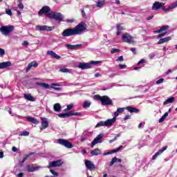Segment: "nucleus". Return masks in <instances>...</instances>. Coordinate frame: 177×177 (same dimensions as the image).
Returning <instances> with one entry per match:
<instances>
[{
	"mask_svg": "<svg viewBox=\"0 0 177 177\" xmlns=\"http://www.w3.org/2000/svg\"><path fill=\"white\" fill-rule=\"evenodd\" d=\"M86 24L82 21L78 24L75 28H66L62 32V37H72V35H80L82 34L84 31H86Z\"/></svg>",
	"mask_w": 177,
	"mask_h": 177,
	"instance_id": "1",
	"label": "nucleus"
},
{
	"mask_svg": "<svg viewBox=\"0 0 177 177\" xmlns=\"http://www.w3.org/2000/svg\"><path fill=\"white\" fill-rule=\"evenodd\" d=\"M177 8V1L171 3L167 8H165V3H161L160 1H155L152 6V10H159V9H162L164 12H169L172 9Z\"/></svg>",
	"mask_w": 177,
	"mask_h": 177,
	"instance_id": "2",
	"label": "nucleus"
},
{
	"mask_svg": "<svg viewBox=\"0 0 177 177\" xmlns=\"http://www.w3.org/2000/svg\"><path fill=\"white\" fill-rule=\"evenodd\" d=\"M94 99L101 102L102 106H113V100L107 95H95Z\"/></svg>",
	"mask_w": 177,
	"mask_h": 177,
	"instance_id": "3",
	"label": "nucleus"
},
{
	"mask_svg": "<svg viewBox=\"0 0 177 177\" xmlns=\"http://www.w3.org/2000/svg\"><path fill=\"white\" fill-rule=\"evenodd\" d=\"M13 31H15V26L13 25L3 26L0 28V32L6 37L10 32H13Z\"/></svg>",
	"mask_w": 177,
	"mask_h": 177,
	"instance_id": "4",
	"label": "nucleus"
},
{
	"mask_svg": "<svg viewBox=\"0 0 177 177\" xmlns=\"http://www.w3.org/2000/svg\"><path fill=\"white\" fill-rule=\"evenodd\" d=\"M48 19H53L57 23H62L64 19V16L61 12H51L48 15Z\"/></svg>",
	"mask_w": 177,
	"mask_h": 177,
	"instance_id": "5",
	"label": "nucleus"
},
{
	"mask_svg": "<svg viewBox=\"0 0 177 177\" xmlns=\"http://www.w3.org/2000/svg\"><path fill=\"white\" fill-rule=\"evenodd\" d=\"M57 143L58 145H61V146H64L66 149H73V145L68 140H66L64 138H59L57 140Z\"/></svg>",
	"mask_w": 177,
	"mask_h": 177,
	"instance_id": "6",
	"label": "nucleus"
},
{
	"mask_svg": "<svg viewBox=\"0 0 177 177\" xmlns=\"http://www.w3.org/2000/svg\"><path fill=\"white\" fill-rule=\"evenodd\" d=\"M52 10H50V7L48 6H44L42 7V8L39 11L38 15L39 16H42V15H46L47 17L49 18V15L52 13Z\"/></svg>",
	"mask_w": 177,
	"mask_h": 177,
	"instance_id": "7",
	"label": "nucleus"
},
{
	"mask_svg": "<svg viewBox=\"0 0 177 177\" xmlns=\"http://www.w3.org/2000/svg\"><path fill=\"white\" fill-rule=\"evenodd\" d=\"M73 115L81 116L82 114L80 112H74V111H71L70 112L65 113H59L58 117L59 118H68V117H71Z\"/></svg>",
	"mask_w": 177,
	"mask_h": 177,
	"instance_id": "8",
	"label": "nucleus"
},
{
	"mask_svg": "<svg viewBox=\"0 0 177 177\" xmlns=\"http://www.w3.org/2000/svg\"><path fill=\"white\" fill-rule=\"evenodd\" d=\"M62 165H63V161L62 160H57L50 162L48 163V165L47 166V168H48V169H50V168H56L57 167H62Z\"/></svg>",
	"mask_w": 177,
	"mask_h": 177,
	"instance_id": "9",
	"label": "nucleus"
},
{
	"mask_svg": "<svg viewBox=\"0 0 177 177\" xmlns=\"http://www.w3.org/2000/svg\"><path fill=\"white\" fill-rule=\"evenodd\" d=\"M132 39H133V37L128 32H125L122 35V41H123V42L131 44V42H132Z\"/></svg>",
	"mask_w": 177,
	"mask_h": 177,
	"instance_id": "10",
	"label": "nucleus"
},
{
	"mask_svg": "<svg viewBox=\"0 0 177 177\" xmlns=\"http://www.w3.org/2000/svg\"><path fill=\"white\" fill-rule=\"evenodd\" d=\"M37 30L39 31H53L55 27L48 26L46 25L37 26Z\"/></svg>",
	"mask_w": 177,
	"mask_h": 177,
	"instance_id": "11",
	"label": "nucleus"
},
{
	"mask_svg": "<svg viewBox=\"0 0 177 177\" xmlns=\"http://www.w3.org/2000/svg\"><path fill=\"white\" fill-rule=\"evenodd\" d=\"M85 166L86 167L87 169H90V171H92L93 169H96V166L92 163V161L89 160H85Z\"/></svg>",
	"mask_w": 177,
	"mask_h": 177,
	"instance_id": "12",
	"label": "nucleus"
},
{
	"mask_svg": "<svg viewBox=\"0 0 177 177\" xmlns=\"http://www.w3.org/2000/svg\"><path fill=\"white\" fill-rule=\"evenodd\" d=\"M104 135L103 133H100L91 142V147L93 148L95 145H97L99 143V140L103 138Z\"/></svg>",
	"mask_w": 177,
	"mask_h": 177,
	"instance_id": "13",
	"label": "nucleus"
},
{
	"mask_svg": "<svg viewBox=\"0 0 177 177\" xmlns=\"http://www.w3.org/2000/svg\"><path fill=\"white\" fill-rule=\"evenodd\" d=\"M78 68L82 70H86L88 68H92V66L89 63L80 62L78 65Z\"/></svg>",
	"mask_w": 177,
	"mask_h": 177,
	"instance_id": "14",
	"label": "nucleus"
},
{
	"mask_svg": "<svg viewBox=\"0 0 177 177\" xmlns=\"http://www.w3.org/2000/svg\"><path fill=\"white\" fill-rule=\"evenodd\" d=\"M82 46V44H75V45H71V44H66V48L67 49H69L70 50H74L75 49H79V48H81Z\"/></svg>",
	"mask_w": 177,
	"mask_h": 177,
	"instance_id": "15",
	"label": "nucleus"
},
{
	"mask_svg": "<svg viewBox=\"0 0 177 177\" xmlns=\"http://www.w3.org/2000/svg\"><path fill=\"white\" fill-rule=\"evenodd\" d=\"M117 118L115 116L112 119H108L107 120L104 121L105 127H111L114 122H115Z\"/></svg>",
	"mask_w": 177,
	"mask_h": 177,
	"instance_id": "16",
	"label": "nucleus"
},
{
	"mask_svg": "<svg viewBox=\"0 0 177 177\" xmlns=\"http://www.w3.org/2000/svg\"><path fill=\"white\" fill-rule=\"evenodd\" d=\"M117 33L116 35L117 37H120V35H121V33L122 32V31H124V26H122V24H118L117 26Z\"/></svg>",
	"mask_w": 177,
	"mask_h": 177,
	"instance_id": "17",
	"label": "nucleus"
},
{
	"mask_svg": "<svg viewBox=\"0 0 177 177\" xmlns=\"http://www.w3.org/2000/svg\"><path fill=\"white\" fill-rule=\"evenodd\" d=\"M10 66H12V62L9 61L1 62L0 63V70L8 68V67H10Z\"/></svg>",
	"mask_w": 177,
	"mask_h": 177,
	"instance_id": "18",
	"label": "nucleus"
},
{
	"mask_svg": "<svg viewBox=\"0 0 177 177\" xmlns=\"http://www.w3.org/2000/svg\"><path fill=\"white\" fill-rule=\"evenodd\" d=\"M47 55H50V56H51V57H53V59H57V60H59V59H60V56L57 55V54H56V53L53 52V50H49L47 51Z\"/></svg>",
	"mask_w": 177,
	"mask_h": 177,
	"instance_id": "19",
	"label": "nucleus"
},
{
	"mask_svg": "<svg viewBox=\"0 0 177 177\" xmlns=\"http://www.w3.org/2000/svg\"><path fill=\"white\" fill-rule=\"evenodd\" d=\"M169 28V26H162L160 30L153 31V34H160V32H162V31H167Z\"/></svg>",
	"mask_w": 177,
	"mask_h": 177,
	"instance_id": "20",
	"label": "nucleus"
},
{
	"mask_svg": "<svg viewBox=\"0 0 177 177\" xmlns=\"http://www.w3.org/2000/svg\"><path fill=\"white\" fill-rule=\"evenodd\" d=\"M171 36L162 38L158 41V45H161L162 44H165V42H168V41H171Z\"/></svg>",
	"mask_w": 177,
	"mask_h": 177,
	"instance_id": "21",
	"label": "nucleus"
},
{
	"mask_svg": "<svg viewBox=\"0 0 177 177\" xmlns=\"http://www.w3.org/2000/svg\"><path fill=\"white\" fill-rule=\"evenodd\" d=\"M125 109L128 110L129 113H139V111H140V110L131 106H127Z\"/></svg>",
	"mask_w": 177,
	"mask_h": 177,
	"instance_id": "22",
	"label": "nucleus"
},
{
	"mask_svg": "<svg viewBox=\"0 0 177 177\" xmlns=\"http://www.w3.org/2000/svg\"><path fill=\"white\" fill-rule=\"evenodd\" d=\"M54 111H56L57 113H59V111H62V105L59 103H56L53 106Z\"/></svg>",
	"mask_w": 177,
	"mask_h": 177,
	"instance_id": "23",
	"label": "nucleus"
},
{
	"mask_svg": "<svg viewBox=\"0 0 177 177\" xmlns=\"http://www.w3.org/2000/svg\"><path fill=\"white\" fill-rule=\"evenodd\" d=\"M48 127H49V123H48V121L42 120L41 121V127H40L41 131H42V129H46V128H48Z\"/></svg>",
	"mask_w": 177,
	"mask_h": 177,
	"instance_id": "24",
	"label": "nucleus"
},
{
	"mask_svg": "<svg viewBox=\"0 0 177 177\" xmlns=\"http://www.w3.org/2000/svg\"><path fill=\"white\" fill-rule=\"evenodd\" d=\"M27 121H28V122H32V124H35L36 125L39 124V121H38V120L32 117H28Z\"/></svg>",
	"mask_w": 177,
	"mask_h": 177,
	"instance_id": "25",
	"label": "nucleus"
},
{
	"mask_svg": "<svg viewBox=\"0 0 177 177\" xmlns=\"http://www.w3.org/2000/svg\"><path fill=\"white\" fill-rule=\"evenodd\" d=\"M35 85H39V86H41V88H44V89H49V84H48L46 83L37 82L35 83Z\"/></svg>",
	"mask_w": 177,
	"mask_h": 177,
	"instance_id": "26",
	"label": "nucleus"
},
{
	"mask_svg": "<svg viewBox=\"0 0 177 177\" xmlns=\"http://www.w3.org/2000/svg\"><path fill=\"white\" fill-rule=\"evenodd\" d=\"M24 96L25 99H26V100H28L29 102H35V99H34V97H32L31 94H24Z\"/></svg>",
	"mask_w": 177,
	"mask_h": 177,
	"instance_id": "27",
	"label": "nucleus"
},
{
	"mask_svg": "<svg viewBox=\"0 0 177 177\" xmlns=\"http://www.w3.org/2000/svg\"><path fill=\"white\" fill-rule=\"evenodd\" d=\"M175 102V97H171L166 100L164 102L163 104L164 106L167 104H169V103H174Z\"/></svg>",
	"mask_w": 177,
	"mask_h": 177,
	"instance_id": "28",
	"label": "nucleus"
},
{
	"mask_svg": "<svg viewBox=\"0 0 177 177\" xmlns=\"http://www.w3.org/2000/svg\"><path fill=\"white\" fill-rule=\"evenodd\" d=\"M117 161H118V162H122V160L119 159L117 157H114L113 158H112V160L111 161V162L109 164L110 167H113V165H114V163L117 162Z\"/></svg>",
	"mask_w": 177,
	"mask_h": 177,
	"instance_id": "29",
	"label": "nucleus"
},
{
	"mask_svg": "<svg viewBox=\"0 0 177 177\" xmlns=\"http://www.w3.org/2000/svg\"><path fill=\"white\" fill-rule=\"evenodd\" d=\"M124 108H118L115 112H114V118L118 117L120 113H123L124 111Z\"/></svg>",
	"mask_w": 177,
	"mask_h": 177,
	"instance_id": "30",
	"label": "nucleus"
},
{
	"mask_svg": "<svg viewBox=\"0 0 177 177\" xmlns=\"http://www.w3.org/2000/svg\"><path fill=\"white\" fill-rule=\"evenodd\" d=\"M26 168L28 169V172H35V171H37L38 169V167H31L30 165H26Z\"/></svg>",
	"mask_w": 177,
	"mask_h": 177,
	"instance_id": "31",
	"label": "nucleus"
},
{
	"mask_svg": "<svg viewBox=\"0 0 177 177\" xmlns=\"http://www.w3.org/2000/svg\"><path fill=\"white\" fill-rule=\"evenodd\" d=\"M32 154H34V153H30L29 155H26V157H24L21 163H20V167H23V164H24V162H26V160H28L30 157V156H32Z\"/></svg>",
	"mask_w": 177,
	"mask_h": 177,
	"instance_id": "32",
	"label": "nucleus"
},
{
	"mask_svg": "<svg viewBox=\"0 0 177 177\" xmlns=\"http://www.w3.org/2000/svg\"><path fill=\"white\" fill-rule=\"evenodd\" d=\"M91 154L92 156H99V154H100V149H99V148H96L91 151Z\"/></svg>",
	"mask_w": 177,
	"mask_h": 177,
	"instance_id": "33",
	"label": "nucleus"
},
{
	"mask_svg": "<svg viewBox=\"0 0 177 177\" xmlns=\"http://www.w3.org/2000/svg\"><path fill=\"white\" fill-rule=\"evenodd\" d=\"M167 117H168V112L165 113V114L161 117V118L159 119L158 120L159 124L164 122Z\"/></svg>",
	"mask_w": 177,
	"mask_h": 177,
	"instance_id": "34",
	"label": "nucleus"
},
{
	"mask_svg": "<svg viewBox=\"0 0 177 177\" xmlns=\"http://www.w3.org/2000/svg\"><path fill=\"white\" fill-rule=\"evenodd\" d=\"M88 107H91V102L86 100L83 104V109H88Z\"/></svg>",
	"mask_w": 177,
	"mask_h": 177,
	"instance_id": "35",
	"label": "nucleus"
},
{
	"mask_svg": "<svg viewBox=\"0 0 177 177\" xmlns=\"http://www.w3.org/2000/svg\"><path fill=\"white\" fill-rule=\"evenodd\" d=\"M123 147L124 146L120 145L118 149L111 150V154H114V153H118V151H120V150H121V149H122Z\"/></svg>",
	"mask_w": 177,
	"mask_h": 177,
	"instance_id": "36",
	"label": "nucleus"
},
{
	"mask_svg": "<svg viewBox=\"0 0 177 177\" xmlns=\"http://www.w3.org/2000/svg\"><path fill=\"white\" fill-rule=\"evenodd\" d=\"M100 127H106V124H104V121H100L97 125L95 127V128H100Z\"/></svg>",
	"mask_w": 177,
	"mask_h": 177,
	"instance_id": "37",
	"label": "nucleus"
},
{
	"mask_svg": "<svg viewBox=\"0 0 177 177\" xmlns=\"http://www.w3.org/2000/svg\"><path fill=\"white\" fill-rule=\"evenodd\" d=\"M104 1H98L97 2V8H103V6H104Z\"/></svg>",
	"mask_w": 177,
	"mask_h": 177,
	"instance_id": "38",
	"label": "nucleus"
},
{
	"mask_svg": "<svg viewBox=\"0 0 177 177\" xmlns=\"http://www.w3.org/2000/svg\"><path fill=\"white\" fill-rule=\"evenodd\" d=\"M29 65H30V67H38V63L35 61L30 62Z\"/></svg>",
	"mask_w": 177,
	"mask_h": 177,
	"instance_id": "39",
	"label": "nucleus"
},
{
	"mask_svg": "<svg viewBox=\"0 0 177 177\" xmlns=\"http://www.w3.org/2000/svg\"><path fill=\"white\" fill-rule=\"evenodd\" d=\"M120 52V50L118 48H112L111 50V53L112 55L114 54V53H118Z\"/></svg>",
	"mask_w": 177,
	"mask_h": 177,
	"instance_id": "40",
	"label": "nucleus"
},
{
	"mask_svg": "<svg viewBox=\"0 0 177 177\" xmlns=\"http://www.w3.org/2000/svg\"><path fill=\"white\" fill-rule=\"evenodd\" d=\"M28 135H30V132L23 131L19 134V136H28Z\"/></svg>",
	"mask_w": 177,
	"mask_h": 177,
	"instance_id": "41",
	"label": "nucleus"
},
{
	"mask_svg": "<svg viewBox=\"0 0 177 177\" xmlns=\"http://www.w3.org/2000/svg\"><path fill=\"white\" fill-rule=\"evenodd\" d=\"M160 152L158 151V152H156L154 155H153V156L152 157V160H156L158 157V156H160Z\"/></svg>",
	"mask_w": 177,
	"mask_h": 177,
	"instance_id": "42",
	"label": "nucleus"
},
{
	"mask_svg": "<svg viewBox=\"0 0 177 177\" xmlns=\"http://www.w3.org/2000/svg\"><path fill=\"white\" fill-rule=\"evenodd\" d=\"M59 71H61V73H69V70L67 68H62L59 69Z\"/></svg>",
	"mask_w": 177,
	"mask_h": 177,
	"instance_id": "43",
	"label": "nucleus"
},
{
	"mask_svg": "<svg viewBox=\"0 0 177 177\" xmlns=\"http://www.w3.org/2000/svg\"><path fill=\"white\" fill-rule=\"evenodd\" d=\"M50 172L54 175V176H59V174L53 169H50Z\"/></svg>",
	"mask_w": 177,
	"mask_h": 177,
	"instance_id": "44",
	"label": "nucleus"
},
{
	"mask_svg": "<svg viewBox=\"0 0 177 177\" xmlns=\"http://www.w3.org/2000/svg\"><path fill=\"white\" fill-rule=\"evenodd\" d=\"M6 15H8V16H12V10L10 9H6Z\"/></svg>",
	"mask_w": 177,
	"mask_h": 177,
	"instance_id": "45",
	"label": "nucleus"
},
{
	"mask_svg": "<svg viewBox=\"0 0 177 177\" xmlns=\"http://www.w3.org/2000/svg\"><path fill=\"white\" fill-rule=\"evenodd\" d=\"M167 149H168V146H165L163 148H162L161 150L158 151L160 152V154H162V153H164V151H165V150H167Z\"/></svg>",
	"mask_w": 177,
	"mask_h": 177,
	"instance_id": "46",
	"label": "nucleus"
},
{
	"mask_svg": "<svg viewBox=\"0 0 177 177\" xmlns=\"http://www.w3.org/2000/svg\"><path fill=\"white\" fill-rule=\"evenodd\" d=\"M167 35V32H162L158 35L157 38H162V37H165Z\"/></svg>",
	"mask_w": 177,
	"mask_h": 177,
	"instance_id": "47",
	"label": "nucleus"
},
{
	"mask_svg": "<svg viewBox=\"0 0 177 177\" xmlns=\"http://www.w3.org/2000/svg\"><path fill=\"white\" fill-rule=\"evenodd\" d=\"M164 82V79L161 78L156 81L157 85H160V84H162Z\"/></svg>",
	"mask_w": 177,
	"mask_h": 177,
	"instance_id": "48",
	"label": "nucleus"
},
{
	"mask_svg": "<svg viewBox=\"0 0 177 177\" xmlns=\"http://www.w3.org/2000/svg\"><path fill=\"white\" fill-rule=\"evenodd\" d=\"M131 50L133 55H138V53L136 52V48H131Z\"/></svg>",
	"mask_w": 177,
	"mask_h": 177,
	"instance_id": "49",
	"label": "nucleus"
},
{
	"mask_svg": "<svg viewBox=\"0 0 177 177\" xmlns=\"http://www.w3.org/2000/svg\"><path fill=\"white\" fill-rule=\"evenodd\" d=\"M73 107H74V104H70L68 105H67V110H71V109H73Z\"/></svg>",
	"mask_w": 177,
	"mask_h": 177,
	"instance_id": "50",
	"label": "nucleus"
},
{
	"mask_svg": "<svg viewBox=\"0 0 177 177\" xmlns=\"http://www.w3.org/2000/svg\"><path fill=\"white\" fill-rule=\"evenodd\" d=\"M89 64H91V66L92 67V64H94V65L99 64V62H97V61H91V62H89Z\"/></svg>",
	"mask_w": 177,
	"mask_h": 177,
	"instance_id": "51",
	"label": "nucleus"
},
{
	"mask_svg": "<svg viewBox=\"0 0 177 177\" xmlns=\"http://www.w3.org/2000/svg\"><path fill=\"white\" fill-rule=\"evenodd\" d=\"M116 62H124V57L120 56L117 59Z\"/></svg>",
	"mask_w": 177,
	"mask_h": 177,
	"instance_id": "52",
	"label": "nucleus"
},
{
	"mask_svg": "<svg viewBox=\"0 0 177 177\" xmlns=\"http://www.w3.org/2000/svg\"><path fill=\"white\" fill-rule=\"evenodd\" d=\"M5 55V50L3 48H0V56H3Z\"/></svg>",
	"mask_w": 177,
	"mask_h": 177,
	"instance_id": "53",
	"label": "nucleus"
},
{
	"mask_svg": "<svg viewBox=\"0 0 177 177\" xmlns=\"http://www.w3.org/2000/svg\"><path fill=\"white\" fill-rule=\"evenodd\" d=\"M149 57L151 60H152V59H154V57H156V55L154 53L149 54Z\"/></svg>",
	"mask_w": 177,
	"mask_h": 177,
	"instance_id": "54",
	"label": "nucleus"
},
{
	"mask_svg": "<svg viewBox=\"0 0 177 177\" xmlns=\"http://www.w3.org/2000/svg\"><path fill=\"white\" fill-rule=\"evenodd\" d=\"M119 67L121 70H124V68H127V65L119 64Z\"/></svg>",
	"mask_w": 177,
	"mask_h": 177,
	"instance_id": "55",
	"label": "nucleus"
},
{
	"mask_svg": "<svg viewBox=\"0 0 177 177\" xmlns=\"http://www.w3.org/2000/svg\"><path fill=\"white\" fill-rule=\"evenodd\" d=\"M81 12H82V17H83V18L86 17V14L85 13V10H82Z\"/></svg>",
	"mask_w": 177,
	"mask_h": 177,
	"instance_id": "56",
	"label": "nucleus"
},
{
	"mask_svg": "<svg viewBox=\"0 0 177 177\" xmlns=\"http://www.w3.org/2000/svg\"><path fill=\"white\" fill-rule=\"evenodd\" d=\"M18 8L19 9H24V5H23V3H20L19 5H18Z\"/></svg>",
	"mask_w": 177,
	"mask_h": 177,
	"instance_id": "57",
	"label": "nucleus"
},
{
	"mask_svg": "<svg viewBox=\"0 0 177 177\" xmlns=\"http://www.w3.org/2000/svg\"><path fill=\"white\" fill-rule=\"evenodd\" d=\"M129 118H131V115H127L124 118V121H127V120H129Z\"/></svg>",
	"mask_w": 177,
	"mask_h": 177,
	"instance_id": "58",
	"label": "nucleus"
},
{
	"mask_svg": "<svg viewBox=\"0 0 177 177\" xmlns=\"http://www.w3.org/2000/svg\"><path fill=\"white\" fill-rule=\"evenodd\" d=\"M143 63H145V59H142L138 62V65L143 64Z\"/></svg>",
	"mask_w": 177,
	"mask_h": 177,
	"instance_id": "59",
	"label": "nucleus"
},
{
	"mask_svg": "<svg viewBox=\"0 0 177 177\" xmlns=\"http://www.w3.org/2000/svg\"><path fill=\"white\" fill-rule=\"evenodd\" d=\"M22 45L24 46H27L28 45H29V43L27 41H24V43L22 44Z\"/></svg>",
	"mask_w": 177,
	"mask_h": 177,
	"instance_id": "60",
	"label": "nucleus"
},
{
	"mask_svg": "<svg viewBox=\"0 0 177 177\" xmlns=\"http://www.w3.org/2000/svg\"><path fill=\"white\" fill-rule=\"evenodd\" d=\"M120 136H121V134H118V135L113 138V142H115V140H117V139H118V138H120Z\"/></svg>",
	"mask_w": 177,
	"mask_h": 177,
	"instance_id": "61",
	"label": "nucleus"
},
{
	"mask_svg": "<svg viewBox=\"0 0 177 177\" xmlns=\"http://www.w3.org/2000/svg\"><path fill=\"white\" fill-rule=\"evenodd\" d=\"M12 151H14V153H17V147H12Z\"/></svg>",
	"mask_w": 177,
	"mask_h": 177,
	"instance_id": "62",
	"label": "nucleus"
},
{
	"mask_svg": "<svg viewBox=\"0 0 177 177\" xmlns=\"http://www.w3.org/2000/svg\"><path fill=\"white\" fill-rule=\"evenodd\" d=\"M23 176H24V173L21 172L18 174V177H23Z\"/></svg>",
	"mask_w": 177,
	"mask_h": 177,
	"instance_id": "63",
	"label": "nucleus"
},
{
	"mask_svg": "<svg viewBox=\"0 0 177 177\" xmlns=\"http://www.w3.org/2000/svg\"><path fill=\"white\" fill-rule=\"evenodd\" d=\"M74 19H66V23H73Z\"/></svg>",
	"mask_w": 177,
	"mask_h": 177,
	"instance_id": "64",
	"label": "nucleus"
}]
</instances>
